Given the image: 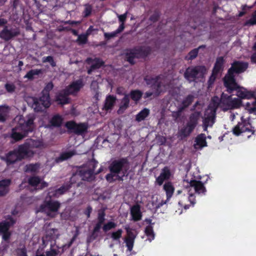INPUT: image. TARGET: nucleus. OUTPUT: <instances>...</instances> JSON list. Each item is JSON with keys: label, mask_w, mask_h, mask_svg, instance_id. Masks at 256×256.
Returning a JSON list of instances; mask_svg holds the SVG:
<instances>
[{"label": "nucleus", "mask_w": 256, "mask_h": 256, "mask_svg": "<svg viewBox=\"0 0 256 256\" xmlns=\"http://www.w3.org/2000/svg\"><path fill=\"white\" fill-rule=\"evenodd\" d=\"M134 240L128 239L126 238H124V242L127 248V250H126V254L127 256H130L134 254V252H132V248L134 247Z\"/></svg>", "instance_id": "27"}, {"label": "nucleus", "mask_w": 256, "mask_h": 256, "mask_svg": "<svg viewBox=\"0 0 256 256\" xmlns=\"http://www.w3.org/2000/svg\"><path fill=\"white\" fill-rule=\"evenodd\" d=\"M163 188L166 192L167 200H168L173 194L174 190V187L170 182H166L164 184Z\"/></svg>", "instance_id": "26"}, {"label": "nucleus", "mask_w": 256, "mask_h": 256, "mask_svg": "<svg viewBox=\"0 0 256 256\" xmlns=\"http://www.w3.org/2000/svg\"><path fill=\"white\" fill-rule=\"evenodd\" d=\"M124 88H118L117 89L116 92L118 94H122Z\"/></svg>", "instance_id": "63"}, {"label": "nucleus", "mask_w": 256, "mask_h": 256, "mask_svg": "<svg viewBox=\"0 0 256 256\" xmlns=\"http://www.w3.org/2000/svg\"><path fill=\"white\" fill-rule=\"evenodd\" d=\"M242 104L241 100L238 98H232L226 94H222L220 100L218 96L212 98L208 108L206 110L203 117V127L204 131L207 130L208 127H211L215 122L216 110L218 106L224 110L237 108Z\"/></svg>", "instance_id": "1"}, {"label": "nucleus", "mask_w": 256, "mask_h": 256, "mask_svg": "<svg viewBox=\"0 0 256 256\" xmlns=\"http://www.w3.org/2000/svg\"><path fill=\"white\" fill-rule=\"evenodd\" d=\"M53 86L52 82L48 83L42 92L43 95L39 100L33 97L28 99V104L31 106L34 111H42L45 108L50 106V103L48 92L52 89Z\"/></svg>", "instance_id": "6"}, {"label": "nucleus", "mask_w": 256, "mask_h": 256, "mask_svg": "<svg viewBox=\"0 0 256 256\" xmlns=\"http://www.w3.org/2000/svg\"><path fill=\"white\" fill-rule=\"evenodd\" d=\"M11 184V180L9 178L0 180V196H6L10 191V186Z\"/></svg>", "instance_id": "19"}, {"label": "nucleus", "mask_w": 256, "mask_h": 256, "mask_svg": "<svg viewBox=\"0 0 256 256\" xmlns=\"http://www.w3.org/2000/svg\"><path fill=\"white\" fill-rule=\"evenodd\" d=\"M116 100V98L113 96H108L106 98L105 104L104 106V109L106 110L111 109L114 106Z\"/></svg>", "instance_id": "31"}, {"label": "nucleus", "mask_w": 256, "mask_h": 256, "mask_svg": "<svg viewBox=\"0 0 256 256\" xmlns=\"http://www.w3.org/2000/svg\"><path fill=\"white\" fill-rule=\"evenodd\" d=\"M246 109L249 113H256V100L252 102H247L246 105Z\"/></svg>", "instance_id": "36"}, {"label": "nucleus", "mask_w": 256, "mask_h": 256, "mask_svg": "<svg viewBox=\"0 0 256 256\" xmlns=\"http://www.w3.org/2000/svg\"><path fill=\"white\" fill-rule=\"evenodd\" d=\"M150 114V110L148 108H144L141 110L136 116V120L138 122H141L145 119Z\"/></svg>", "instance_id": "33"}, {"label": "nucleus", "mask_w": 256, "mask_h": 256, "mask_svg": "<svg viewBox=\"0 0 256 256\" xmlns=\"http://www.w3.org/2000/svg\"><path fill=\"white\" fill-rule=\"evenodd\" d=\"M87 62L88 64H92L90 69L88 70L89 74H90L93 70L100 68L103 64L101 60L97 58L94 60L88 58Z\"/></svg>", "instance_id": "28"}, {"label": "nucleus", "mask_w": 256, "mask_h": 256, "mask_svg": "<svg viewBox=\"0 0 256 256\" xmlns=\"http://www.w3.org/2000/svg\"><path fill=\"white\" fill-rule=\"evenodd\" d=\"M206 72V68L203 66L188 68L185 72L184 76L188 80L192 82L196 78L202 77Z\"/></svg>", "instance_id": "13"}, {"label": "nucleus", "mask_w": 256, "mask_h": 256, "mask_svg": "<svg viewBox=\"0 0 256 256\" xmlns=\"http://www.w3.org/2000/svg\"><path fill=\"white\" fill-rule=\"evenodd\" d=\"M58 236V231L55 229H50L46 232V235L42 238V242L44 244H47V242L54 240Z\"/></svg>", "instance_id": "23"}, {"label": "nucleus", "mask_w": 256, "mask_h": 256, "mask_svg": "<svg viewBox=\"0 0 256 256\" xmlns=\"http://www.w3.org/2000/svg\"><path fill=\"white\" fill-rule=\"evenodd\" d=\"M60 206V204L58 202L48 201L40 206L39 211L43 212L48 216L54 218L58 214Z\"/></svg>", "instance_id": "12"}, {"label": "nucleus", "mask_w": 256, "mask_h": 256, "mask_svg": "<svg viewBox=\"0 0 256 256\" xmlns=\"http://www.w3.org/2000/svg\"><path fill=\"white\" fill-rule=\"evenodd\" d=\"M170 172L168 168H164L160 175L156 178V182L159 186L162 185L165 180L170 178Z\"/></svg>", "instance_id": "22"}, {"label": "nucleus", "mask_w": 256, "mask_h": 256, "mask_svg": "<svg viewBox=\"0 0 256 256\" xmlns=\"http://www.w3.org/2000/svg\"><path fill=\"white\" fill-rule=\"evenodd\" d=\"M184 188L182 191H178V194L180 192L184 194V195L180 196L179 198L178 204L180 208L184 207L185 209H187L190 206L188 202L192 205L195 203V193L204 194L206 190L204 184L200 181L184 180Z\"/></svg>", "instance_id": "3"}, {"label": "nucleus", "mask_w": 256, "mask_h": 256, "mask_svg": "<svg viewBox=\"0 0 256 256\" xmlns=\"http://www.w3.org/2000/svg\"><path fill=\"white\" fill-rule=\"evenodd\" d=\"M122 230L121 229H119L116 231L112 232L110 234V238L114 240L119 241L120 238L122 237Z\"/></svg>", "instance_id": "38"}, {"label": "nucleus", "mask_w": 256, "mask_h": 256, "mask_svg": "<svg viewBox=\"0 0 256 256\" xmlns=\"http://www.w3.org/2000/svg\"><path fill=\"white\" fill-rule=\"evenodd\" d=\"M70 186H62L60 188L56 190L55 193L54 194V195L56 196H58L60 194H64L65 192H66L68 188Z\"/></svg>", "instance_id": "47"}, {"label": "nucleus", "mask_w": 256, "mask_h": 256, "mask_svg": "<svg viewBox=\"0 0 256 256\" xmlns=\"http://www.w3.org/2000/svg\"><path fill=\"white\" fill-rule=\"evenodd\" d=\"M62 118L61 116L59 115H56L52 118L50 120V123L52 126H60L62 124Z\"/></svg>", "instance_id": "40"}, {"label": "nucleus", "mask_w": 256, "mask_h": 256, "mask_svg": "<svg viewBox=\"0 0 256 256\" xmlns=\"http://www.w3.org/2000/svg\"><path fill=\"white\" fill-rule=\"evenodd\" d=\"M193 96H189L186 97L182 102V106L180 108V110L189 106L193 100Z\"/></svg>", "instance_id": "45"}, {"label": "nucleus", "mask_w": 256, "mask_h": 256, "mask_svg": "<svg viewBox=\"0 0 256 256\" xmlns=\"http://www.w3.org/2000/svg\"><path fill=\"white\" fill-rule=\"evenodd\" d=\"M12 32L8 30L6 28H4L0 33V37L6 40H8L14 36Z\"/></svg>", "instance_id": "37"}, {"label": "nucleus", "mask_w": 256, "mask_h": 256, "mask_svg": "<svg viewBox=\"0 0 256 256\" xmlns=\"http://www.w3.org/2000/svg\"><path fill=\"white\" fill-rule=\"evenodd\" d=\"M60 248L55 245H54L51 246L50 250H48L46 252V256H57L59 252Z\"/></svg>", "instance_id": "35"}, {"label": "nucleus", "mask_w": 256, "mask_h": 256, "mask_svg": "<svg viewBox=\"0 0 256 256\" xmlns=\"http://www.w3.org/2000/svg\"><path fill=\"white\" fill-rule=\"evenodd\" d=\"M94 30V28L93 26H90L86 30V34L88 36L92 34V32Z\"/></svg>", "instance_id": "62"}, {"label": "nucleus", "mask_w": 256, "mask_h": 256, "mask_svg": "<svg viewBox=\"0 0 256 256\" xmlns=\"http://www.w3.org/2000/svg\"><path fill=\"white\" fill-rule=\"evenodd\" d=\"M207 146L206 136L204 134L198 135L194 140V147L196 150H200Z\"/></svg>", "instance_id": "18"}, {"label": "nucleus", "mask_w": 256, "mask_h": 256, "mask_svg": "<svg viewBox=\"0 0 256 256\" xmlns=\"http://www.w3.org/2000/svg\"><path fill=\"white\" fill-rule=\"evenodd\" d=\"M96 164L97 163L94 160L89 162L80 168L78 172V174H76L72 177L71 180L74 182L77 178L78 176L83 180H92L94 177V171Z\"/></svg>", "instance_id": "8"}, {"label": "nucleus", "mask_w": 256, "mask_h": 256, "mask_svg": "<svg viewBox=\"0 0 256 256\" xmlns=\"http://www.w3.org/2000/svg\"><path fill=\"white\" fill-rule=\"evenodd\" d=\"M116 224L114 222H110L104 226L103 230L105 232H107L112 228H116Z\"/></svg>", "instance_id": "46"}, {"label": "nucleus", "mask_w": 256, "mask_h": 256, "mask_svg": "<svg viewBox=\"0 0 256 256\" xmlns=\"http://www.w3.org/2000/svg\"><path fill=\"white\" fill-rule=\"evenodd\" d=\"M130 96L132 100L138 102L142 96V92L138 90H132L130 93Z\"/></svg>", "instance_id": "39"}, {"label": "nucleus", "mask_w": 256, "mask_h": 256, "mask_svg": "<svg viewBox=\"0 0 256 256\" xmlns=\"http://www.w3.org/2000/svg\"><path fill=\"white\" fill-rule=\"evenodd\" d=\"M224 62V60L222 57H220L216 59L213 70L214 74H218L222 70Z\"/></svg>", "instance_id": "29"}, {"label": "nucleus", "mask_w": 256, "mask_h": 256, "mask_svg": "<svg viewBox=\"0 0 256 256\" xmlns=\"http://www.w3.org/2000/svg\"><path fill=\"white\" fill-rule=\"evenodd\" d=\"M247 68L248 64L246 62H236L232 64L231 68L228 71V74L224 79V84L227 88V91L229 92H232L234 90H236V96L242 99H250L254 96V94L253 92L248 91L242 87H240L235 82L234 73L242 72Z\"/></svg>", "instance_id": "2"}, {"label": "nucleus", "mask_w": 256, "mask_h": 256, "mask_svg": "<svg viewBox=\"0 0 256 256\" xmlns=\"http://www.w3.org/2000/svg\"><path fill=\"white\" fill-rule=\"evenodd\" d=\"M146 80L148 84H152L154 90L152 92H146L144 94V98H148L152 96H158L161 92L166 90V88L158 82V78H146Z\"/></svg>", "instance_id": "14"}, {"label": "nucleus", "mask_w": 256, "mask_h": 256, "mask_svg": "<svg viewBox=\"0 0 256 256\" xmlns=\"http://www.w3.org/2000/svg\"><path fill=\"white\" fill-rule=\"evenodd\" d=\"M84 84L82 80H78L73 82L66 90V94H72L78 92L82 87Z\"/></svg>", "instance_id": "17"}, {"label": "nucleus", "mask_w": 256, "mask_h": 256, "mask_svg": "<svg viewBox=\"0 0 256 256\" xmlns=\"http://www.w3.org/2000/svg\"><path fill=\"white\" fill-rule=\"evenodd\" d=\"M244 117V116H241V122H238L232 130L233 134L236 136H239L242 134L245 133L253 134L252 126L248 122L249 117Z\"/></svg>", "instance_id": "11"}, {"label": "nucleus", "mask_w": 256, "mask_h": 256, "mask_svg": "<svg viewBox=\"0 0 256 256\" xmlns=\"http://www.w3.org/2000/svg\"><path fill=\"white\" fill-rule=\"evenodd\" d=\"M88 36V35H87L86 34H80L78 36L77 40L80 44H85L87 41Z\"/></svg>", "instance_id": "50"}, {"label": "nucleus", "mask_w": 256, "mask_h": 256, "mask_svg": "<svg viewBox=\"0 0 256 256\" xmlns=\"http://www.w3.org/2000/svg\"><path fill=\"white\" fill-rule=\"evenodd\" d=\"M26 150L24 147L20 146L18 150L9 152L4 158L2 157V158L8 164H10L22 158L32 156V152H26Z\"/></svg>", "instance_id": "10"}, {"label": "nucleus", "mask_w": 256, "mask_h": 256, "mask_svg": "<svg viewBox=\"0 0 256 256\" xmlns=\"http://www.w3.org/2000/svg\"><path fill=\"white\" fill-rule=\"evenodd\" d=\"M16 222L13 218L8 216L4 220L0 222V236L2 240L0 245V250L2 251L6 250L9 247V240L12 236V232L9 229Z\"/></svg>", "instance_id": "7"}, {"label": "nucleus", "mask_w": 256, "mask_h": 256, "mask_svg": "<svg viewBox=\"0 0 256 256\" xmlns=\"http://www.w3.org/2000/svg\"><path fill=\"white\" fill-rule=\"evenodd\" d=\"M124 97L121 100L120 103V108L118 110V112L119 114L122 113L129 106V96L128 94H124Z\"/></svg>", "instance_id": "24"}, {"label": "nucleus", "mask_w": 256, "mask_h": 256, "mask_svg": "<svg viewBox=\"0 0 256 256\" xmlns=\"http://www.w3.org/2000/svg\"><path fill=\"white\" fill-rule=\"evenodd\" d=\"M30 185L35 186L38 189L42 188L48 186V184L38 177H32L28 179Z\"/></svg>", "instance_id": "21"}, {"label": "nucleus", "mask_w": 256, "mask_h": 256, "mask_svg": "<svg viewBox=\"0 0 256 256\" xmlns=\"http://www.w3.org/2000/svg\"><path fill=\"white\" fill-rule=\"evenodd\" d=\"M116 34H116V32H112L110 33L105 32L104 34V36L105 38L108 39H110L116 36Z\"/></svg>", "instance_id": "56"}, {"label": "nucleus", "mask_w": 256, "mask_h": 256, "mask_svg": "<svg viewBox=\"0 0 256 256\" xmlns=\"http://www.w3.org/2000/svg\"><path fill=\"white\" fill-rule=\"evenodd\" d=\"M42 61L43 62H48L50 63V65L52 66H56V63L54 61L53 58L51 56H48L46 57H44L42 58Z\"/></svg>", "instance_id": "49"}, {"label": "nucleus", "mask_w": 256, "mask_h": 256, "mask_svg": "<svg viewBox=\"0 0 256 256\" xmlns=\"http://www.w3.org/2000/svg\"><path fill=\"white\" fill-rule=\"evenodd\" d=\"M118 17V18L119 20L122 23H124V22L126 20V18L127 12H126L124 14L119 15L117 14Z\"/></svg>", "instance_id": "57"}, {"label": "nucleus", "mask_w": 256, "mask_h": 256, "mask_svg": "<svg viewBox=\"0 0 256 256\" xmlns=\"http://www.w3.org/2000/svg\"><path fill=\"white\" fill-rule=\"evenodd\" d=\"M166 203V202H164L163 200H162L160 202L156 204L155 208H160V206H162V205H164Z\"/></svg>", "instance_id": "61"}, {"label": "nucleus", "mask_w": 256, "mask_h": 256, "mask_svg": "<svg viewBox=\"0 0 256 256\" xmlns=\"http://www.w3.org/2000/svg\"><path fill=\"white\" fill-rule=\"evenodd\" d=\"M127 236L126 238L128 239L135 240L136 236L137 233L136 232L133 231L130 228H126Z\"/></svg>", "instance_id": "44"}, {"label": "nucleus", "mask_w": 256, "mask_h": 256, "mask_svg": "<svg viewBox=\"0 0 256 256\" xmlns=\"http://www.w3.org/2000/svg\"><path fill=\"white\" fill-rule=\"evenodd\" d=\"M98 222H103L104 220V210H101L98 212Z\"/></svg>", "instance_id": "53"}, {"label": "nucleus", "mask_w": 256, "mask_h": 256, "mask_svg": "<svg viewBox=\"0 0 256 256\" xmlns=\"http://www.w3.org/2000/svg\"><path fill=\"white\" fill-rule=\"evenodd\" d=\"M18 256H27L26 254V250L24 248L18 249L17 252Z\"/></svg>", "instance_id": "55"}, {"label": "nucleus", "mask_w": 256, "mask_h": 256, "mask_svg": "<svg viewBox=\"0 0 256 256\" xmlns=\"http://www.w3.org/2000/svg\"><path fill=\"white\" fill-rule=\"evenodd\" d=\"M200 118V112H194L190 117V121L187 124L179 130L178 137L180 139L188 136L196 126Z\"/></svg>", "instance_id": "9"}, {"label": "nucleus", "mask_w": 256, "mask_h": 256, "mask_svg": "<svg viewBox=\"0 0 256 256\" xmlns=\"http://www.w3.org/2000/svg\"><path fill=\"white\" fill-rule=\"evenodd\" d=\"M92 8L89 5H86L84 14L86 16H88L91 12Z\"/></svg>", "instance_id": "54"}, {"label": "nucleus", "mask_w": 256, "mask_h": 256, "mask_svg": "<svg viewBox=\"0 0 256 256\" xmlns=\"http://www.w3.org/2000/svg\"><path fill=\"white\" fill-rule=\"evenodd\" d=\"M146 56L145 52L141 49L134 50H130V52L128 54L127 59L130 64L134 62V59L143 57Z\"/></svg>", "instance_id": "20"}, {"label": "nucleus", "mask_w": 256, "mask_h": 256, "mask_svg": "<svg viewBox=\"0 0 256 256\" xmlns=\"http://www.w3.org/2000/svg\"><path fill=\"white\" fill-rule=\"evenodd\" d=\"M252 62L256 63V53L252 56Z\"/></svg>", "instance_id": "64"}, {"label": "nucleus", "mask_w": 256, "mask_h": 256, "mask_svg": "<svg viewBox=\"0 0 256 256\" xmlns=\"http://www.w3.org/2000/svg\"><path fill=\"white\" fill-rule=\"evenodd\" d=\"M246 24L250 25L256 24V11L252 15V17L246 22Z\"/></svg>", "instance_id": "51"}, {"label": "nucleus", "mask_w": 256, "mask_h": 256, "mask_svg": "<svg viewBox=\"0 0 256 256\" xmlns=\"http://www.w3.org/2000/svg\"><path fill=\"white\" fill-rule=\"evenodd\" d=\"M44 146L42 142L40 140H30L28 141L25 144L22 145V146L24 147L26 149V152H32V156H33L34 152L33 149L34 148H42Z\"/></svg>", "instance_id": "16"}, {"label": "nucleus", "mask_w": 256, "mask_h": 256, "mask_svg": "<svg viewBox=\"0 0 256 256\" xmlns=\"http://www.w3.org/2000/svg\"><path fill=\"white\" fill-rule=\"evenodd\" d=\"M39 168L38 164H30L26 166L25 170L27 172H36Z\"/></svg>", "instance_id": "42"}, {"label": "nucleus", "mask_w": 256, "mask_h": 256, "mask_svg": "<svg viewBox=\"0 0 256 256\" xmlns=\"http://www.w3.org/2000/svg\"><path fill=\"white\" fill-rule=\"evenodd\" d=\"M198 54V49H194L190 51L188 56L186 57V58L188 60H192L196 58Z\"/></svg>", "instance_id": "48"}, {"label": "nucleus", "mask_w": 256, "mask_h": 256, "mask_svg": "<svg viewBox=\"0 0 256 256\" xmlns=\"http://www.w3.org/2000/svg\"><path fill=\"white\" fill-rule=\"evenodd\" d=\"M124 23H122L119 26L118 28L115 32H116V34H118L122 32L124 30Z\"/></svg>", "instance_id": "59"}, {"label": "nucleus", "mask_w": 256, "mask_h": 256, "mask_svg": "<svg viewBox=\"0 0 256 256\" xmlns=\"http://www.w3.org/2000/svg\"><path fill=\"white\" fill-rule=\"evenodd\" d=\"M102 222H98L96 224V226L94 228V232H98L100 230V228L101 227V226H102Z\"/></svg>", "instance_id": "60"}, {"label": "nucleus", "mask_w": 256, "mask_h": 256, "mask_svg": "<svg viewBox=\"0 0 256 256\" xmlns=\"http://www.w3.org/2000/svg\"><path fill=\"white\" fill-rule=\"evenodd\" d=\"M66 127L70 131L78 134H83L86 132L88 126L84 124H76L72 121L67 122Z\"/></svg>", "instance_id": "15"}, {"label": "nucleus", "mask_w": 256, "mask_h": 256, "mask_svg": "<svg viewBox=\"0 0 256 256\" xmlns=\"http://www.w3.org/2000/svg\"><path fill=\"white\" fill-rule=\"evenodd\" d=\"M34 114H29L25 118H24L22 116H16L14 120V122L16 125L12 129V137L16 140L25 137L29 132H32L34 128Z\"/></svg>", "instance_id": "4"}, {"label": "nucleus", "mask_w": 256, "mask_h": 256, "mask_svg": "<svg viewBox=\"0 0 256 256\" xmlns=\"http://www.w3.org/2000/svg\"><path fill=\"white\" fill-rule=\"evenodd\" d=\"M56 101L60 104H64L68 103V99L66 96H63L61 94H59L56 98Z\"/></svg>", "instance_id": "43"}, {"label": "nucleus", "mask_w": 256, "mask_h": 256, "mask_svg": "<svg viewBox=\"0 0 256 256\" xmlns=\"http://www.w3.org/2000/svg\"><path fill=\"white\" fill-rule=\"evenodd\" d=\"M75 154L74 151H68L62 153L60 156L56 160V162H59L68 160Z\"/></svg>", "instance_id": "32"}, {"label": "nucleus", "mask_w": 256, "mask_h": 256, "mask_svg": "<svg viewBox=\"0 0 256 256\" xmlns=\"http://www.w3.org/2000/svg\"><path fill=\"white\" fill-rule=\"evenodd\" d=\"M42 72L41 69H34L30 70L24 76V78H28L30 80H32L36 78V76H38Z\"/></svg>", "instance_id": "30"}, {"label": "nucleus", "mask_w": 256, "mask_h": 256, "mask_svg": "<svg viewBox=\"0 0 256 256\" xmlns=\"http://www.w3.org/2000/svg\"><path fill=\"white\" fill-rule=\"evenodd\" d=\"M6 88L8 92H12L14 90L15 86L12 84H6Z\"/></svg>", "instance_id": "52"}, {"label": "nucleus", "mask_w": 256, "mask_h": 256, "mask_svg": "<svg viewBox=\"0 0 256 256\" xmlns=\"http://www.w3.org/2000/svg\"><path fill=\"white\" fill-rule=\"evenodd\" d=\"M130 214L134 220H138L141 218L140 207L138 205H135L131 208Z\"/></svg>", "instance_id": "25"}, {"label": "nucleus", "mask_w": 256, "mask_h": 256, "mask_svg": "<svg viewBox=\"0 0 256 256\" xmlns=\"http://www.w3.org/2000/svg\"><path fill=\"white\" fill-rule=\"evenodd\" d=\"M110 173L106 176L109 182L122 180L128 168V164L124 159L114 161L109 167Z\"/></svg>", "instance_id": "5"}, {"label": "nucleus", "mask_w": 256, "mask_h": 256, "mask_svg": "<svg viewBox=\"0 0 256 256\" xmlns=\"http://www.w3.org/2000/svg\"><path fill=\"white\" fill-rule=\"evenodd\" d=\"M216 74H214V72H212V74L211 76L210 77L209 81H208L209 85H210L211 84H212L214 82V81L215 78H216Z\"/></svg>", "instance_id": "58"}, {"label": "nucleus", "mask_w": 256, "mask_h": 256, "mask_svg": "<svg viewBox=\"0 0 256 256\" xmlns=\"http://www.w3.org/2000/svg\"><path fill=\"white\" fill-rule=\"evenodd\" d=\"M145 233L148 237V240L150 242H152L154 238V235L153 230L150 226H148L146 228Z\"/></svg>", "instance_id": "41"}, {"label": "nucleus", "mask_w": 256, "mask_h": 256, "mask_svg": "<svg viewBox=\"0 0 256 256\" xmlns=\"http://www.w3.org/2000/svg\"><path fill=\"white\" fill-rule=\"evenodd\" d=\"M10 108L8 106H0V121L4 122L5 120L8 112Z\"/></svg>", "instance_id": "34"}]
</instances>
